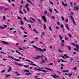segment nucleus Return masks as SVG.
Returning <instances> with one entry per match:
<instances>
[{
  "instance_id": "nucleus-1",
  "label": "nucleus",
  "mask_w": 79,
  "mask_h": 79,
  "mask_svg": "<svg viewBox=\"0 0 79 79\" xmlns=\"http://www.w3.org/2000/svg\"><path fill=\"white\" fill-rule=\"evenodd\" d=\"M33 47H34L35 48L36 50H38L39 51H40V52H45L46 51V49H45L44 48V50L40 48H38L36 46H35L34 45H33Z\"/></svg>"
},
{
  "instance_id": "nucleus-2",
  "label": "nucleus",
  "mask_w": 79,
  "mask_h": 79,
  "mask_svg": "<svg viewBox=\"0 0 79 79\" xmlns=\"http://www.w3.org/2000/svg\"><path fill=\"white\" fill-rule=\"evenodd\" d=\"M70 18H71V20L73 21V24L74 25H76V22L74 21V18H73V16H70Z\"/></svg>"
},
{
  "instance_id": "nucleus-3",
  "label": "nucleus",
  "mask_w": 79,
  "mask_h": 79,
  "mask_svg": "<svg viewBox=\"0 0 79 79\" xmlns=\"http://www.w3.org/2000/svg\"><path fill=\"white\" fill-rule=\"evenodd\" d=\"M42 18L43 19V20L44 23H46V22H47V20H46V17H45V16H42Z\"/></svg>"
},
{
  "instance_id": "nucleus-4",
  "label": "nucleus",
  "mask_w": 79,
  "mask_h": 79,
  "mask_svg": "<svg viewBox=\"0 0 79 79\" xmlns=\"http://www.w3.org/2000/svg\"><path fill=\"white\" fill-rule=\"evenodd\" d=\"M40 57H41V56H36L33 57V58L35 60H37L39 59V58H40Z\"/></svg>"
},
{
  "instance_id": "nucleus-5",
  "label": "nucleus",
  "mask_w": 79,
  "mask_h": 79,
  "mask_svg": "<svg viewBox=\"0 0 79 79\" xmlns=\"http://www.w3.org/2000/svg\"><path fill=\"white\" fill-rule=\"evenodd\" d=\"M11 58H12L13 60H15V61H20V60L19 59H14V58L13 57H11Z\"/></svg>"
},
{
  "instance_id": "nucleus-6",
  "label": "nucleus",
  "mask_w": 79,
  "mask_h": 79,
  "mask_svg": "<svg viewBox=\"0 0 79 79\" xmlns=\"http://www.w3.org/2000/svg\"><path fill=\"white\" fill-rule=\"evenodd\" d=\"M15 64H16L17 65H19V66H23V65L22 64H18L16 63V62H15Z\"/></svg>"
},
{
  "instance_id": "nucleus-7",
  "label": "nucleus",
  "mask_w": 79,
  "mask_h": 79,
  "mask_svg": "<svg viewBox=\"0 0 79 79\" xmlns=\"http://www.w3.org/2000/svg\"><path fill=\"white\" fill-rule=\"evenodd\" d=\"M16 52L17 53H19V55H22V56H24V55H23V54L21 53L18 51V50H16Z\"/></svg>"
},
{
  "instance_id": "nucleus-8",
  "label": "nucleus",
  "mask_w": 79,
  "mask_h": 79,
  "mask_svg": "<svg viewBox=\"0 0 79 79\" xmlns=\"http://www.w3.org/2000/svg\"><path fill=\"white\" fill-rule=\"evenodd\" d=\"M2 44H6L7 45H10V44H8V43H7L6 42H5V41H3L2 42Z\"/></svg>"
},
{
  "instance_id": "nucleus-9",
  "label": "nucleus",
  "mask_w": 79,
  "mask_h": 79,
  "mask_svg": "<svg viewBox=\"0 0 79 79\" xmlns=\"http://www.w3.org/2000/svg\"><path fill=\"white\" fill-rule=\"evenodd\" d=\"M65 26L66 27V28H67V29L68 30H69V27H68V24L65 23Z\"/></svg>"
},
{
  "instance_id": "nucleus-10",
  "label": "nucleus",
  "mask_w": 79,
  "mask_h": 79,
  "mask_svg": "<svg viewBox=\"0 0 79 79\" xmlns=\"http://www.w3.org/2000/svg\"><path fill=\"white\" fill-rule=\"evenodd\" d=\"M73 9L74 10H76V11H77L78 10V9H79V8H78V7H74Z\"/></svg>"
},
{
  "instance_id": "nucleus-11",
  "label": "nucleus",
  "mask_w": 79,
  "mask_h": 79,
  "mask_svg": "<svg viewBox=\"0 0 79 79\" xmlns=\"http://www.w3.org/2000/svg\"><path fill=\"white\" fill-rule=\"evenodd\" d=\"M27 22H28V23H34V22L31 21H30V19H28V20H27Z\"/></svg>"
},
{
  "instance_id": "nucleus-12",
  "label": "nucleus",
  "mask_w": 79,
  "mask_h": 79,
  "mask_svg": "<svg viewBox=\"0 0 79 79\" xmlns=\"http://www.w3.org/2000/svg\"><path fill=\"white\" fill-rule=\"evenodd\" d=\"M62 4L63 5V6H67V3H66L65 4H64V2H63V1H62Z\"/></svg>"
},
{
  "instance_id": "nucleus-13",
  "label": "nucleus",
  "mask_w": 79,
  "mask_h": 79,
  "mask_svg": "<svg viewBox=\"0 0 79 79\" xmlns=\"http://www.w3.org/2000/svg\"><path fill=\"white\" fill-rule=\"evenodd\" d=\"M51 76H52V77H53V78H57V76H56V75H52Z\"/></svg>"
},
{
  "instance_id": "nucleus-14",
  "label": "nucleus",
  "mask_w": 79,
  "mask_h": 79,
  "mask_svg": "<svg viewBox=\"0 0 79 79\" xmlns=\"http://www.w3.org/2000/svg\"><path fill=\"white\" fill-rule=\"evenodd\" d=\"M59 38L60 40H62V39H63V37H62L60 35H59Z\"/></svg>"
},
{
  "instance_id": "nucleus-15",
  "label": "nucleus",
  "mask_w": 79,
  "mask_h": 79,
  "mask_svg": "<svg viewBox=\"0 0 79 79\" xmlns=\"http://www.w3.org/2000/svg\"><path fill=\"white\" fill-rule=\"evenodd\" d=\"M26 61H29V62H30V63H34V62H32V61H31L30 60H28L27 59L26 60Z\"/></svg>"
},
{
  "instance_id": "nucleus-16",
  "label": "nucleus",
  "mask_w": 79,
  "mask_h": 79,
  "mask_svg": "<svg viewBox=\"0 0 79 79\" xmlns=\"http://www.w3.org/2000/svg\"><path fill=\"white\" fill-rule=\"evenodd\" d=\"M30 65H33V66H37L35 64L30 63Z\"/></svg>"
},
{
  "instance_id": "nucleus-17",
  "label": "nucleus",
  "mask_w": 79,
  "mask_h": 79,
  "mask_svg": "<svg viewBox=\"0 0 79 79\" xmlns=\"http://www.w3.org/2000/svg\"><path fill=\"white\" fill-rule=\"evenodd\" d=\"M64 56L66 57V58H69V57L67 56V55L66 54H64Z\"/></svg>"
},
{
  "instance_id": "nucleus-18",
  "label": "nucleus",
  "mask_w": 79,
  "mask_h": 79,
  "mask_svg": "<svg viewBox=\"0 0 79 79\" xmlns=\"http://www.w3.org/2000/svg\"><path fill=\"white\" fill-rule=\"evenodd\" d=\"M67 47H68V50H71V47H70V46L68 45Z\"/></svg>"
},
{
  "instance_id": "nucleus-19",
  "label": "nucleus",
  "mask_w": 79,
  "mask_h": 79,
  "mask_svg": "<svg viewBox=\"0 0 79 79\" xmlns=\"http://www.w3.org/2000/svg\"><path fill=\"white\" fill-rule=\"evenodd\" d=\"M5 8V7L1 6V8L0 9V10H3V8Z\"/></svg>"
},
{
  "instance_id": "nucleus-20",
  "label": "nucleus",
  "mask_w": 79,
  "mask_h": 79,
  "mask_svg": "<svg viewBox=\"0 0 79 79\" xmlns=\"http://www.w3.org/2000/svg\"><path fill=\"white\" fill-rule=\"evenodd\" d=\"M11 71V67H9V70L8 71V72H10V71Z\"/></svg>"
},
{
  "instance_id": "nucleus-21",
  "label": "nucleus",
  "mask_w": 79,
  "mask_h": 79,
  "mask_svg": "<svg viewBox=\"0 0 79 79\" xmlns=\"http://www.w3.org/2000/svg\"><path fill=\"white\" fill-rule=\"evenodd\" d=\"M30 19H32V21H33L34 22H35V19H34V18H32V17H30Z\"/></svg>"
},
{
  "instance_id": "nucleus-22",
  "label": "nucleus",
  "mask_w": 79,
  "mask_h": 79,
  "mask_svg": "<svg viewBox=\"0 0 79 79\" xmlns=\"http://www.w3.org/2000/svg\"><path fill=\"white\" fill-rule=\"evenodd\" d=\"M63 73H68L69 70H64L63 71Z\"/></svg>"
},
{
  "instance_id": "nucleus-23",
  "label": "nucleus",
  "mask_w": 79,
  "mask_h": 79,
  "mask_svg": "<svg viewBox=\"0 0 79 79\" xmlns=\"http://www.w3.org/2000/svg\"><path fill=\"white\" fill-rule=\"evenodd\" d=\"M5 10L6 11H10V9H9L8 8H6V9H5Z\"/></svg>"
},
{
  "instance_id": "nucleus-24",
  "label": "nucleus",
  "mask_w": 79,
  "mask_h": 79,
  "mask_svg": "<svg viewBox=\"0 0 79 79\" xmlns=\"http://www.w3.org/2000/svg\"><path fill=\"white\" fill-rule=\"evenodd\" d=\"M24 67H25V68H29V65H24Z\"/></svg>"
},
{
  "instance_id": "nucleus-25",
  "label": "nucleus",
  "mask_w": 79,
  "mask_h": 79,
  "mask_svg": "<svg viewBox=\"0 0 79 79\" xmlns=\"http://www.w3.org/2000/svg\"><path fill=\"white\" fill-rule=\"evenodd\" d=\"M43 25L44 29H46V26H45L44 23V24Z\"/></svg>"
},
{
  "instance_id": "nucleus-26",
  "label": "nucleus",
  "mask_w": 79,
  "mask_h": 79,
  "mask_svg": "<svg viewBox=\"0 0 79 79\" xmlns=\"http://www.w3.org/2000/svg\"><path fill=\"white\" fill-rule=\"evenodd\" d=\"M3 21H4V20H6V19H5V15L3 16Z\"/></svg>"
},
{
  "instance_id": "nucleus-27",
  "label": "nucleus",
  "mask_w": 79,
  "mask_h": 79,
  "mask_svg": "<svg viewBox=\"0 0 79 79\" xmlns=\"http://www.w3.org/2000/svg\"><path fill=\"white\" fill-rule=\"evenodd\" d=\"M0 29H5V27H2V26H0Z\"/></svg>"
},
{
  "instance_id": "nucleus-28",
  "label": "nucleus",
  "mask_w": 79,
  "mask_h": 79,
  "mask_svg": "<svg viewBox=\"0 0 79 79\" xmlns=\"http://www.w3.org/2000/svg\"><path fill=\"white\" fill-rule=\"evenodd\" d=\"M28 6H29V4L28 3H27L25 7L26 8H28Z\"/></svg>"
},
{
  "instance_id": "nucleus-29",
  "label": "nucleus",
  "mask_w": 79,
  "mask_h": 79,
  "mask_svg": "<svg viewBox=\"0 0 79 79\" xmlns=\"http://www.w3.org/2000/svg\"><path fill=\"white\" fill-rule=\"evenodd\" d=\"M61 18H62V20H63V21L64 20V17H63V15L61 16Z\"/></svg>"
},
{
  "instance_id": "nucleus-30",
  "label": "nucleus",
  "mask_w": 79,
  "mask_h": 79,
  "mask_svg": "<svg viewBox=\"0 0 79 79\" xmlns=\"http://www.w3.org/2000/svg\"><path fill=\"white\" fill-rule=\"evenodd\" d=\"M57 72L58 74H59V75H61V72H60L59 71H57Z\"/></svg>"
},
{
  "instance_id": "nucleus-31",
  "label": "nucleus",
  "mask_w": 79,
  "mask_h": 79,
  "mask_svg": "<svg viewBox=\"0 0 79 79\" xmlns=\"http://www.w3.org/2000/svg\"><path fill=\"white\" fill-rule=\"evenodd\" d=\"M58 50H59V52H60V53H63V51L61 50L60 49H58Z\"/></svg>"
},
{
  "instance_id": "nucleus-32",
  "label": "nucleus",
  "mask_w": 79,
  "mask_h": 79,
  "mask_svg": "<svg viewBox=\"0 0 79 79\" xmlns=\"http://www.w3.org/2000/svg\"><path fill=\"white\" fill-rule=\"evenodd\" d=\"M49 2L50 3H51V5H53L54 4L53 3V2H51L50 1H49Z\"/></svg>"
},
{
  "instance_id": "nucleus-33",
  "label": "nucleus",
  "mask_w": 79,
  "mask_h": 79,
  "mask_svg": "<svg viewBox=\"0 0 79 79\" xmlns=\"http://www.w3.org/2000/svg\"><path fill=\"white\" fill-rule=\"evenodd\" d=\"M49 29L51 31H52V28L50 26L49 27Z\"/></svg>"
},
{
  "instance_id": "nucleus-34",
  "label": "nucleus",
  "mask_w": 79,
  "mask_h": 79,
  "mask_svg": "<svg viewBox=\"0 0 79 79\" xmlns=\"http://www.w3.org/2000/svg\"><path fill=\"white\" fill-rule=\"evenodd\" d=\"M64 47V44H61V47Z\"/></svg>"
},
{
  "instance_id": "nucleus-35",
  "label": "nucleus",
  "mask_w": 79,
  "mask_h": 79,
  "mask_svg": "<svg viewBox=\"0 0 79 79\" xmlns=\"http://www.w3.org/2000/svg\"><path fill=\"white\" fill-rule=\"evenodd\" d=\"M20 23L22 25H23V24H24V23L23 22V21H21Z\"/></svg>"
},
{
  "instance_id": "nucleus-36",
  "label": "nucleus",
  "mask_w": 79,
  "mask_h": 79,
  "mask_svg": "<svg viewBox=\"0 0 79 79\" xmlns=\"http://www.w3.org/2000/svg\"><path fill=\"white\" fill-rule=\"evenodd\" d=\"M54 11H55L56 12V13H58V11H57V10H56V9H54Z\"/></svg>"
},
{
  "instance_id": "nucleus-37",
  "label": "nucleus",
  "mask_w": 79,
  "mask_h": 79,
  "mask_svg": "<svg viewBox=\"0 0 79 79\" xmlns=\"http://www.w3.org/2000/svg\"><path fill=\"white\" fill-rule=\"evenodd\" d=\"M37 71H42V70H40V68H39V69H37Z\"/></svg>"
},
{
  "instance_id": "nucleus-38",
  "label": "nucleus",
  "mask_w": 79,
  "mask_h": 79,
  "mask_svg": "<svg viewBox=\"0 0 79 79\" xmlns=\"http://www.w3.org/2000/svg\"><path fill=\"white\" fill-rule=\"evenodd\" d=\"M48 12H47V10H45L44 11V15H46V14H47Z\"/></svg>"
},
{
  "instance_id": "nucleus-39",
  "label": "nucleus",
  "mask_w": 79,
  "mask_h": 79,
  "mask_svg": "<svg viewBox=\"0 0 79 79\" xmlns=\"http://www.w3.org/2000/svg\"><path fill=\"white\" fill-rule=\"evenodd\" d=\"M38 22L39 23H40V24L41 23V21H40V19H38Z\"/></svg>"
},
{
  "instance_id": "nucleus-40",
  "label": "nucleus",
  "mask_w": 79,
  "mask_h": 79,
  "mask_svg": "<svg viewBox=\"0 0 79 79\" xmlns=\"http://www.w3.org/2000/svg\"><path fill=\"white\" fill-rule=\"evenodd\" d=\"M1 53H2V54H4V55H6V54L5 52H1Z\"/></svg>"
},
{
  "instance_id": "nucleus-41",
  "label": "nucleus",
  "mask_w": 79,
  "mask_h": 79,
  "mask_svg": "<svg viewBox=\"0 0 79 79\" xmlns=\"http://www.w3.org/2000/svg\"><path fill=\"white\" fill-rule=\"evenodd\" d=\"M49 11L50 12V13H52V9H49Z\"/></svg>"
},
{
  "instance_id": "nucleus-42",
  "label": "nucleus",
  "mask_w": 79,
  "mask_h": 79,
  "mask_svg": "<svg viewBox=\"0 0 79 79\" xmlns=\"http://www.w3.org/2000/svg\"><path fill=\"white\" fill-rule=\"evenodd\" d=\"M71 44H72L73 45V46H76V44H74V43H71Z\"/></svg>"
},
{
  "instance_id": "nucleus-43",
  "label": "nucleus",
  "mask_w": 79,
  "mask_h": 79,
  "mask_svg": "<svg viewBox=\"0 0 79 79\" xmlns=\"http://www.w3.org/2000/svg\"><path fill=\"white\" fill-rule=\"evenodd\" d=\"M42 71H43V72H48V71L42 70Z\"/></svg>"
},
{
  "instance_id": "nucleus-44",
  "label": "nucleus",
  "mask_w": 79,
  "mask_h": 79,
  "mask_svg": "<svg viewBox=\"0 0 79 79\" xmlns=\"http://www.w3.org/2000/svg\"><path fill=\"white\" fill-rule=\"evenodd\" d=\"M68 35L69 36V37H70V38H72V36H71V35H70L69 34H68Z\"/></svg>"
},
{
  "instance_id": "nucleus-45",
  "label": "nucleus",
  "mask_w": 79,
  "mask_h": 79,
  "mask_svg": "<svg viewBox=\"0 0 79 79\" xmlns=\"http://www.w3.org/2000/svg\"><path fill=\"white\" fill-rule=\"evenodd\" d=\"M24 72H27L28 73V72H29V71L28 70H27L24 71Z\"/></svg>"
},
{
  "instance_id": "nucleus-46",
  "label": "nucleus",
  "mask_w": 79,
  "mask_h": 79,
  "mask_svg": "<svg viewBox=\"0 0 79 79\" xmlns=\"http://www.w3.org/2000/svg\"><path fill=\"white\" fill-rule=\"evenodd\" d=\"M19 12L20 13V14H23V12L21 10H20L19 11Z\"/></svg>"
},
{
  "instance_id": "nucleus-47",
  "label": "nucleus",
  "mask_w": 79,
  "mask_h": 79,
  "mask_svg": "<svg viewBox=\"0 0 79 79\" xmlns=\"http://www.w3.org/2000/svg\"><path fill=\"white\" fill-rule=\"evenodd\" d=\"M6 77H10V75H6Z\"/></svg>"
},
{
  "instance_id": "nucleus-48",
  "label": "nucleus",
  "mask_w": 79,
  "mask_h": 79,
  "mask_svg": "<svg viewBox=\"0 0 79 79\" xmlns=\"http://www.w3.org/2000/svg\"><path fill=\"white\" fill-rule=\"evenodd\" d=\"M23 19L25 20V21H27V19H26V18L25 17H24L23 18Z\"/></svg>"
},
{
  "instance_id": "nucleus-49",
  "label": "nucleus",
  "mask_w": 79,
  "mask_h": 79,
  "mask_svg": "<svg viewBox=\"0 0 79 79\" xmlns=\"http://www.w3.org/2000/svg\"><path fill=\"white\" fill-rule=\"evenodd\" d=\"M76 47L77 48H79V46H78L77 44L76 45Z\"/></svg>"
},
{
  "instance_id": "nucleus-50",
  "label": "nucleus",
  "mask_w": 79,
  "mask_h": 79,
  "mask_svg": "<svg viewBox=\"0 0 79 79\" xmlns=\"http://www.w3.org/2000/svg\"><path fill=\"white\" fill-rule=\"evenodd\" d=\"M60 27H61V28H62V29H63V28H64L63 27V25H60Z\"/></svg>"
},
{
  "instance_id": "nucleus-51",
  "label": "nucleus",
  "mask_w": 79,
  "mask_h": 79,
  "mask_svg": "<svg viewBox=\"0 0 79 79\" xmlns=\"http://www.w3.org/2000/svg\"><path fill=\"white\" fill-rule=\"evenodd\" d=\"M18 49H19V50H23V49L20 48H19Z\"/></svg>"
},
{
  "instance_id": "nucleus-52",
  "label": "nucleus",
  "mask_w": 79,
  "mask_h": 79,
  "mask_svg": "<svg viewBox=\"0 0 79 79\" xmlns=\"http://www.w3.org/2000/svg\"><path fill=\"white\" fill-rule=\"evenodd\" d=\"M17 76H20L21 74H19V73H18L17 74H16Z\"/></svg>"
},
{
  "instance_id": "nucleus-53",
  "label": "nucleus",
  "mask_w": 79,
  "mask_h": 79,
  "mask_svg": "<svg viewBox=\"0 0 79 79\" xmlns=\"http://www.w3.org/2000/svg\"><path fill=\"white\" fill-rule=\"evenodd\" d=\"M29 42H30V43H31L33 44V43H34V41H33L32 42L29 41Z\"/></svg>"
},
{
  "instance_id": "nucleus-54",
  "label": "nucleus",
  "mask_w": 79,
  "mask_h": 79,
  "mask_svg": "<svg viewBox=\"0 0 79 79\" xmlns=\"http://www.w3.org/2000/svg\"><path fill=\"white\" fill-rule=\"evenodd\" d=\"M65 39L66 40H68V38L66 36L65 37Z\"/></svg>"
},
{
  "instance_id": "nucleus-55",
  "label": "nucleus",
  "mask_w": 79,
  "mask_h": 79,
  "mask_svg": "<svg viewBox=\"0 0 79 79\" xmlns=\"http://www.w3.org/2000/svg\"><path fill=\"white\" fill-rule=\"evenodd\" d=\"M27 1L28 2H29V3H31L32 2L30 1H29V0H27Z\"/></svg>"
},
{
  "instance_id": "nucleus-56",
  "label": "nucleus",
  "mask_w": 79,
  "mask_h": 79,
  "mask_svg": "<svg viewBox=\"0 0 79 79\" xmlns=\"http://www.w3.org/2000/svg\"><path fill=\"white\" fill-rule=\"evenodd\" d=\"M23 2H24V1H23V0H22L21 2V4H23Z\"/></svg>"
},
{
  "instance_id": "nucleus-57",
  "label": "nucleus",
  "mask_w": 79,
  "mask_h": 79,
  "mask_svg": "<svg viewBox=\"0 0 79 79\" xmlns=\"http://www.w3.org/2000/svg\"><path fill=\"white\" fill-rule=\"evenodd\" d=\"M27 8V10L28 11H29V8L28 7Z\"/></svg>"
},
{
  "instance_id": "nucleus-58",
  "label": "nucleus",
  "mask_w": 79,
  "mask_h": 79,
  "mask_svg": "<svg viewBox=\"0 0 79 79\" xmlns=\"http://www.w3.org/2000/svg\"><path fill=\"white\" fill-rule=\"evenodd\" d=\"M76 69H77V67H75L74 68V69L75 70H76Z\"/></svg>"
},
{
  "instance_id": "nucleus-59",
  "label": "nucleus",
  "mask_w": 79,
  "mask_h": 79,
  "mask_svg": "<svg viewBox=\"0 0 79 79\" xmlns=\"http://www.w3.org/2000/svg\"><path fill=\"white\" fill-rule=\"evenodd\" d=\"M69 77H71V75H72V73L69 74Z\"/></svg>"
},
{
  "instance_id": "nucleus-60",
  "label": "nucleus",
  "mask_w": 79,
  "mask_h": 79,
  "mask_svg": "<svg viewBox=\"0 0 79 79\" xmlns=\"http://www.w3.org/2000/svg\"><path fill=\"white\" fill-rule=\"evenodd\" d=\"M22 29H23V30L25 29V28L23 27H20Z\"/></svg>"
},
{
  "instance_id": "nucleus-61",
  "label": "nucleus",
  "mask_w": 79,
  "mask_h": 79,
  "mask_svg": "<svg viewBox=\"0 0 79 79\" xmlns=\"http://www.w3.org/2000/svg\"><path fill=\"white\" fill-rule=\"evenodd\" d=\"M18 18L19 19H22L21 18L19 17H18Z\"/></svg>"
},
{
  "instance_id": "nucleus-62",
  "label": "nucleus",
  "mask_w": 79,
  "mask_h": 79,
  "mask_svg": "<svg viewBox=\"0 0 79 79\" xmlns=\"http://www.w3.org/2000/svg\"><path fill=\"white\" fill-rule=\"evenodd\" d=\"M3 26H4V27H7V25H4Z\"/></svg>"
},
{
  "instance_id": "nucleus-63",
  "label": "nucleus",
  "mask_w": 79,
  "mask_h": 79,
  "mask_svg": "<svg viewBox=\"0 0 79 79\" xmlns=\"http://www.w3.org/2000/svg\"><path fill=\"white\" fill-rule=\"evenodd\" d=\"M52 19H55V17L54 16H52Z\"/></svg>"
},
{
  "instance_id": "nucleus-64",
  "label": "nucleus",
  "mask_w": 79,
  "mask_h": 79,
  "mask_svg": "<svg viewBox=\"0 0 79 79\" xmlns=\"http://www.w3.org/2000/svg\"><path fill=\"white\" fill-rule=\"evenodd\" d=\"M5 71L4 70L2 71H1V73H4V72H5Z\"/></svg>"
}]
</instances>
